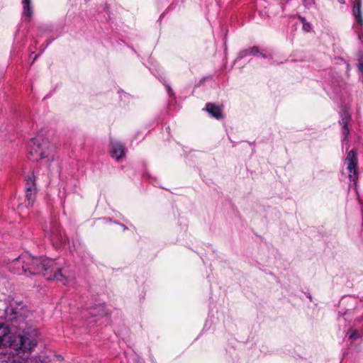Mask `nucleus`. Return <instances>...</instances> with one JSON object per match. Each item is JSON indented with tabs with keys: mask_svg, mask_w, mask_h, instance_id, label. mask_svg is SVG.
I'll list each match as a JSON object with an SVG mask.
<instances>
[{
	"mask_svg": "<svg viewBox=\"0 0 363 363\" xmlns=\"http://www.w3.org/2000/svg\"><path fill=\"white\" fill-rule=\"evenodd\" d=\"M37 57H38L37 55H35L34 60L37 58Z\"/></svg>",
	"mask_w": 363,
	"mask_h": 363,
	"instance_id": "nucleus-29",
	"label": "nucleus"
},
{
	"mask_svg": "<svg viewBox=\"0 0 363 363\" xmlns=\"http://www.w3.org/2000/svg\"><path fill=\"white\" fill-rule=\"evenodd\" d=\"M167 91H168V94L169 95H171L172 94V89H171V87L169 85H167Z\"/></svg>",
	"mask_w": 363,
	"mask_h": 363,
	"instance_id": "nucleus-23",
	"label": "nucleus"
},
{
	"mask_svg": "<svg viewBox=\"0 0 363 363\" xmlns=\"http://www.w3.org/2000/svg\"><path fill=\"white\" fill-rule=\"evenodd\" d=\"M352 14L355 19L357 26H358L361 30L363 29V16L362 11V0H355V2L352 8Z\"/></svg>",
	"mask_w": 363,
	"mask_h": 363,
	"instance_id": "nucleus-9",
	"label": "nucleus"
},
{
	"mask_svg": "<svg viewBox=\"0 0 363 363\" xmlns=\"http://www.w3.org/2000/svg\"><path fill=\"white\" fill-rule=\"evenodd\" d=\"M104 220H107L108 222H111V219H108V218H103Z\"/></svg>",
	"mask_w": 363,
	"mask_h": 363,
	"instance_id": "nucleus-28",
	"label": "nucleus"
},
{
	"mask_svg": "<svg viewBox=\"0 0 363 363\" xmlns=\"http://www.w3.org/2000/svg\"><path fill=\"white\" fill-rule=\"evenodd\" d=\"M38 330L33 327L21 332L11 333L8 325L0 323V347H9L14 350L30 352L37 344Z\"/></svg>",
	"mask_w": 363,
	"mask_h": 363,
	"instance_id": "nucleus-2",
	"label": "nucleus"
},
{
	"mask_svg": "<svg viewBox=\"0 0 363 363\" xmlns=\"http://www.w3.org/2000/svg\"><path fill=\"white\" fill-rule=\"evenodd\" d=\"M56 147L48 139L41 136L31 138L27 143V157L32 161L46 159L52 161L55 159Z\"/></svg>",
	"mask_w": 363,
	"mask_h": 363,
	"instance_id": "nucleus-4",
	"label": "nucleus"
},
{
	"mask_svg": "<svg viewBox=\"0 0 363 363\" xmlns=\"http://www.w3.org/2000/svg\"><path fill=\"white\" fill-rule=\"evenodd\" d=\"M23 4V15L29 21L33 14V7L31 0H22Z\"/></svg>",
	"mask_w": 363,
	"mask_h": 363,
	"instance_id": "nucleus-13",
	"label": "nucleus"
},
{
	"mask_svg": "<svg viewBox=\"0 0 363 363\" xmlns=\"http://www.w3.org/2000/svg\"><path fill=\"white\" fill-rule=\"evenodd\" d=\"M259 53V48L257 46H253V47L249 48L247 49L241 50L238 53V57H236L235 61L236 62L238 60H240L245 58L247 56H250V55L257 56Z\"/></svg>",
	"mask_w": 363,
	"mask_h": 363,
	"instance_id": "nucleus-12",
	"label": "nucleus"
},
{
	"mask_svg": "<svg viewBox=\"0 0 363 363\" xmlns=\"http://www.w3.org/2000/svg\"><path fill=\"white\" fill-rule=\"evenodd\" d=\"M49 236L54 245L57 247H65L68 242V238L62 232L57 222L53 221L50 223Z\"/></svg>",
	"mask_w": 363,
	"mask_h": 363,
	"instance_id": "nucleus-7",
	"label": "nucleus"
},
{
	"mask_svg": "<svg viewBox=\"0 0 363 363\" xmlns=\"http://www.w3.org/2000/svg\"><path fill=\"white\" fill-rule=\"evenodd\" d=\"M298 18L302 23V29L305 32L309 33L313 30V26L311 23L308 22L305 17L300 15L298 16Z\"/></svg>",
	"mask_w": 363,
	"mask_h": 363,
	"instance_id": "nucleus-15",
	"label": "nucleus"
},
{
	"mask_svg": "<svg viewBox=\"0 0 363 363\" xmlns=\"http://www.w3.org/2000/svg\"><path fill=\"white\" fill-rule=\"evenodd\" d=\"M206 111L209 115L216 119L223 118L222 108L219 106H216L212 103H208L206 105Z\"/></svg>",
	"mask_w": 363,
	"mask_h": 363,
	"instance_id": "nucleus-11",
	"label": "nucleus"
},
{
	"mask_svg": "<svg viewBox=\"0 0 363 363\" xmlns=\"http://www.w3.org/2000/svg\"><path fill=\"white\" fill-rule=\"evenodd\" d=\"M116 223L120 225L123 228V230H125L128 229V228L125 225L119 223Z\"/></svg>",
	"mask_w": 363,
	"mask_h": 363,
	"instance_id": "nucleus-25",
	"label": "nucleus"
},
{
	"mask_svg": "<svg viewBox=\"0 0 363 363\" xmlns=\"http://www.w3.org/2000/svg\"><path fill=\"white\" fill-rule=\"evenodd\" d=\"M303 4L304 6L307 9L311 8L313 6L315 5V1L314 0H302Z\"/></svg>",
	"mask_w": 363,
	"mask_h": 363,
	"instance_id": "nucleus-19",
	"label": "nucleus"
},
{
	"mask_svg": "<svg viewBox=\"0 0 363 363\" xmlns=\"http://www.w3.org/2000/svg\"><path fill=\"white\" fill-rule=\"evenodd\" d=\"M107 314L106 307L103 304H95L93 306H89L82 311V318H85L87 325L96 323L99 318Z\"/></svg>",
	"mask_w": 363,
	"mask_h": 363,
	"instance_id": "nucleus-5",
	"label": "nucleus"
},
{
	"mask_svg": "<svg viewBox=\"0 0 363 363\" xmlns=\"http://www.w3.org/2000/svg\"><path fill=\"white\" fill-rule=\"evenodd\" d=\"M30 314V311L22 301L12 300L9 303L5 304L3 313L0 314V318H4L8 323H11L12 328H16L18 332L23 333V330L32 327L25 321Z\"/></svg>",
	"mask_w": 363,
	"mask_h": 363,
	"instance_id": "nucleus-3",
	"label": "nucleus"
},
{
	"mask_svg": "<svg viewBox=\"0 0 363 363\" xmlns=\"http://www.w3.org/2000/svg\"><path fill=\"white\" fill-rule=\"evenodd\" d=\"M359 68L360 71L363 72V60H359Z\"/></svg>",
	"mask_w": 363,
	"mask_h": 363,
	"instance_id": "nucleus-22",
	"label": "nucleus"
},
{
	"mask_svg": "<svg viewBox=\"0 0 363 363\" xmlns=\"http://www.w3.org/2000/svg\"><path fill=\"white\" fill-rule=\"evenodd\" d=\"M36 191H26V197L28 200V203L30 206H32L35 199Z\"/></svg>",
	"mask_w": 363,
	"mask_h": 363,
	"instance_id": "nucleus-16",
	"label": "nucleus"
},
{
	"mask_svg": "<svg viewBox=\"0 0 363 363\" xmlns=\"http://www.w3.org/2000/svg\"><path fill=\"white\" fill-rule=\"evenodd\" d=\"M35 363H48V358L45 356L35 357L33 360Z\"/></svg>",
	"mask_w": 363,
	"mask_h": 363,
	"instance_id": "nucleus-17",
	"label": "nucleus"
},
{
	"mask_svg": "<svg viewBox=\"0 0 363 363\" xmlns=\"http://www.w3.org/2000/svg\"><path fill=\"white\" fill-rule=\"evenodd\" d=\"M359 337V334L357 330H352L350 334L349 338L350 340H356Z\"/></svg>",
	"mask_w": 363,
	"mask_h": 363,
	"instance_id": "nucleus-21",
	"label": "nucleus"
},
{
	"mask_svg": "<svg viewBox=\"0 0 363 363\" xmlns=\"http://www.w3.org/2000/svg\"><path fill=\"white\" fill-rule=\"evenodd\" d=\"M339 3L343 4H345V1L344 0H337Z\"/></svg>",
	"mask_w": 363,
	"mask_h": 363,
	"instance_id": "nucleus-27",
	"label": "nucleus"
},
{
	"mask_svg": "<svg viewBox=\"0 0 363 363\" xmlns=\"http://www.w3.org/2000/svg\"><path fill=\"white\" fill-rule=\"evenodd\" d=\"M36 185L35 183V176L33 173L28 174L26 179V191H36Z\"/></svg>",
	"mask_w": 363,
	"mask_h": 363,
	"instance_id": "nucleus-14",
	"label": "nucleus"
},
{
	"mask_svg": "<svg viewBox=\"0 0 363 363\" xmlns=\"http://www.w3.org/2000/svg\"><path fill=\"white\" fill-rule=\"evenodd\" d=\"M62 263L48 257H33L28 253L22 254L13 259L8 266L9 271L19 275L30 277L40 274L48 280L65 281L69 277L66 269L61 267Z\"/></svg>",
	"mask_w": 363,
	"mask_h": 363,
	"instance_id": "nucleus-1",
	"label": "nucleus"
},
{
	"mask_svg": "<svg viewBox=\"0 0 363 363\" xmlns=\"http://www.w3.org/2000/svg\"><path fill=\"white\" fill-rule=\"evenodd\" d=\"M356 32L357 33L358 39L363 43V29L361 30L358 26H356Z\"/></svg>",
	"mask_w": 363,
	"mask_h": 363,
	"instance_id": "nucleus-20",
	"label": "nucleus"
},
{
	"mask_svg": "<svg viewBox=\"0 0 363 363\" xmlns=\"http://www.w3.org/2000/svg\"><path fill=\"white\" fill-rule=\"evenodd\" d=\"M111 155L117 161H119L125 155V149L123 146L118 142H111Z\"/></svg>",
	"mask_w": 363,
	"mask_h": 363,
	"instance_id": "nucleus-10",
	"label": "nucleus"
},
{
	"mask_svg": "<svg viewBox=\"0 0 363 363\" xmlns=\"http://www.w3.org/2000/svg\"><path fill=\"white\" fill-rule=\"evenodd\" d=\"M258 55H259V56H261V57H263V58H267V57H268V56H267L266 54L262 53V52H259V53L258 54Z\"/></svg>",
	"mask_w": 363,
	"mask_h": 363,
	"instance_id": "nucleus-24",
	"label": "nucleus"
},
{
	"mask_svg": "<svg viewBox=\"0 0 363 363\" xmlns=\"http://www.w3.org/2000/svg\"><path fill=\"white\" fill-rule=\"evenodd\" d=\"M340 119L339 121V123L342 127V134L343 135L342 142L343 144L347 145L349 143L348 135L350 132L349 124L352 120V116L349 111L345 108L340 111Z\"/></svg>",
	"mask_w": 363,
	"mask_h": 363,
	"instance_id": "nucleus-8",
	"label": "nucleus"
},
{
	"mask_svg": "<svg viewBox=\"0 0 363 363\" xmlns=\"http://www.w3.org/2000/svg\"><path fill=\"white\" fill-rule=\"evenodd\" d=\"M0 363H11L10 357L6 354H0Z\"/></svg>",
	"mask_w": 363,
	"mask_h": 363,
	"instance_id": "nucleus-18",
	"label": "nucleus"
},
{
	"mask_svg": "<svg viewBox=\"0 0 363 363\" xmlns=\"http://www.w3.org/2000/svg\"><path fill=\"white\" fill-rule=\"evenodd\" d=\"M344 164L347 166V170L349 173V179L351 182H355L359 176L357 170L358 159L357 154L354 150L347 152L345 159Z\"/></svg>",
	"mask_w": 363,
	"mask_h": 363,
	"instance_id": "nucleus-6",
	"label": "nucleus"
},
{
	"mask_svg": "<svg viewBox=\"0 0 363 363\" xmlns=\"http://www.w3.org/2000/svg\"><path fill=\"white\" fill-rule=\"evenodd\" d=\"M307 297L310 299V301H312V296L310 294L307 295Z\"/></svg>",
	"mask_w": 363,
	"mask_h": 363,
	"instance_id": "nucleus-26",
	"label": "nucleus"
}]
</instances>
